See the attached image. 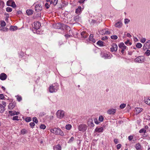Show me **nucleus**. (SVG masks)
Listing matches in <instances>:
<instances>
[{"instance_id":"f257e3e1","label":"nucleus","mask_w":150,"mask_h":150,"mask_svg":"<svg viewBox=\"0 0 150 150\" xmlns=\"http://www.w3.org/2000/svg\"><path fill=\"white\" fill-rule=\"evenodd\" d=\"M50 131L56 135L59 134L62 136L64 135V133L58 127H55L53 129H50Z\"/></svg>"},{"instance_id":"f03ea898","label":"nucleus","mask_w":150,"mask_h":150,"mask_svg":"<svg viewBox=\"0 0 150 150\" xmlns=\"http://www.w3.org/2000/svg\"><path fill=\"white\" fill-rule=\"evenodd\" d=\"M58 89V86L57 85H52L49 88V90L50 93H53L57 91Z\"/></svg>"},{"instance_id":"7ed1b4c3","label":"nucleus","mask_w":150,"mask_h":150,"mask_svg":"<svg viewBox=\"0 0 150 150\" xmlns=\"http://www.w3.org/2000/svg\"><path fill=\"white\" fill-rule=\"evenodd\" d=\"M64 112L62 110H58L56 113L57 117L61 119L64 116Z\"/></svg>"},{"instance_id":"20e7f679","label":"nucleus","mask_w":150,"mask_h":150,"mask_svg":"<svg viewBox=\"0 0 150 150\" xmlns=\"http://www.w3.org/2000/svg\"><path fill=\"white\" fill-rule=\"evenodd\" d=\"M87 128V126L85 124H81L79 125L78 127V129L79 131L82 132H84L86 131Z\"/></svg>"},{"instance_id":"39448f33","label":"nucleus","mask_w":150,"mask_h":150,"mask_svg":"<svg viewBox=\"0 0 150 150\" xmlns=\"http://www.w3.org/2000/svg\"><path fill=\"white\" fill-rule=\"evenodd\" d=\"M119 47L122 50L121 52L123 54L124 50L127 48V46L125 45L123 43L121 42L119 45Z\"/></svg>"},{"instance_id":"423d86ee","label":"nucleus","mask_w":150,"mask_h":150,"mask_svg":"<svg viewBox=\"0 0 150 150\" xmlns=\"http://www.w3.org/2000/svg\"><path fill=\"white\" fill-rule=\"evenodd\" d=\"M144 58L143 57L139 56L135 58L134 60L135 62L139 63H142L144 62Z\"/></svg>"},{"instance_id":"0eeeda50","label":"nucleus","mask_w":150,"mask_h":150,"mask_svg":"<svg viewBox=\"0 0 150 150\" xmlns=\"http://www.w3.org/2000/svg\"><path fill=\"white\" fill-rule=\"evenodd\" d=\"M118 47L115 44L113 43L111 45V47L110 48V51L112 52L116 51L117 50Z\"/></svg>"},{"instance_id":"6e6552de","label":"nucleus","mask_w":150,"mask_h":150,"mask_svg":"<svg viewBox=\"0 0 150 150\" xmlns=\"http://www.w3.org/2000/svg\"><path fill=\"white\" fill-rule=\"evenodd\" d=\"M41 25V23L37 21L36 22H35L34 23L33 28L36 30H38Z\"/></svg>"},{"instance_id":"1a4fd4ad","label":"nucleus","mask_w":150,"mask_h":150,"mask_svg":"<svg viewBox=\"0 0 150 150\" xmlns=\"http://www.w3.org/2000/svg\"><path fill=\"white\" fill-rule=\"evenodd\" d=\"M116 112V110L113 108L110 109L107 111V113L109 115H114Z\"/></svg>"},{"instance_id":"9d476101","label":"nucleus","mask_w":150,"mask_h":150,"mask_svg":"<svg viewBox=\"0 0 150 150\" xmlns=\"http://www.w3.org/2000/svg\"><path fill=\"white\" fill-rule=\"evenodd\" d=\"M42 9V7L40 4L37 5L35 7V10L36 12H39Z\"/></svg>"},{"instance_id":"9b49d317","label":"nucleus","mask_w":150,"mask_h":150,"mask_svg":"<svg viewBox=\"0 0 150 150\" xmlns=\"http://www.w3.org/2000/svg\"><path fill=\"white\" fill-rule=\"evenodd\" d=\"M103 130V128L101 127H97L95 129V132L98 133L102 132Z\"/></svg>"},{"instance_id":"f8f14e48","label":"nucleus","mask_w":150,"mask_h":150,"mask_svg":"<svg viewBox=\"0 0 150 150\" xmlns=\"http://www.w3.org/2000/svg\"><path fill=\"white\" fill-rule=\"evenodd\" d=\"M8 112L11 115H18L20 113L18 112H16L15 111H9Z\"/></svg>"},{"instance_id":"ddd939ff","label":"nucleus","mask_w":150,"mask_h":150,"mask_svg":"<svg viewBox=\"0 0 150 150\" xmlns=\"http://www.w3.org/2000/svg\"><path fill=\"white\" fill-rule=\"evenodd\" d=\"M7 78L6 75L4 73H2L0 75V79L2 80H5Z\"/></svg>"},{"instance_id":"4468645a","label":"nucleus","mask_w":150,"mask_h":150,"mask_svg":"<svg viewBox=\"0 0 150 150\" xmlns=\"http://www.w3.org/2000/svg\"><path fill=\"white\" fill-rule=\"evenodd\" d=\"M16 105V103H10L8 106V108L9 109L12 110L15 107Z\"/></svg>"},{"instance_id":"2eb2a0df","label":"nucleus","mask_w":150,"mask_h":150,"mask_svg":"<svg viewBox=\"0 0 150 150\" xmlns=\"http://www.w3.org/2000/svg\"><path fill=\"white\" fill-rule=\"evenodd\" d=\"M142 110V108H137L135 109L136 114H137L140 112Z\"/></svg>"},{"instance_id":"dca6fc26","label":"nucleus","mask_w":150,"mask_h":150,"mask_svg":"<svg viewBox=\"0 0 150 150\" xmlns=\"http://www.w3.org/2000/svg\"><path fill=\"white\" fill-rule=\"evenodd\" d=\"M81 36L84 38H86L88 36V34L86 32L83 31L81 33Z\"/></svg>"},{"instance_id":"f3484780","label":"nucleus","mask_w":150,"mask_h":150,"mask_svg":"<svg viewBox=\"0 0 150 150\" xmlns=\"http://www.w3.org/2000/svg\"><path fill=\"white\" fill-rule=\"evenodd\" d=\"M144 101L145 103L150 105V97L145 98Z\"/></svg>"},{"instance_id":"a211bd4d","label":"nucleus","mask_w":150,"mask_h":150,"mask_svg":"<svg viewBox=\"0 0 150 150\" xmlns=\"http://www.w3.org/2000/svg\"><path fill=\"white\" fill-rule=\"evenodd\" d=\"M122 23L121 22L119 21L115 23V26L116 27L120 28L122 26Z\"/></svg>"},{"instance_id":"6ab92c4d","label":"nucleus","mask_w":150,"mask_h":150,"mask_svg":"<svg viewBox=\"0 0 150 150\" xmlns=\"http://www.w3.org/2000/svg\"><path fill=\"white\" fill-rule=\"evenodd\" d=\"M53 148H54V150H61V146L59 144H58V145H56V146H54Z\"/></svg>"},{"instance_id":"aec40b11","label":"nucleus","mask_w":150,"mask_h":150,"mask_svg":"<svg viewBox=\"0 0 150 150\" xmlns=\"http://www.w3.org/2000/svg\"><path fill=\"white\" fill-rule=\"evenodd\" d=\"M93 34H91L89 36V40L90 41H91L94 43L96 42V40L93 38Z\"/></svg>"},{"instance_id":"412c9836","label":"nucleus","mask_w":150,"mask_h":150,"mask_svg":"<svg viewBox=\"0 0 150 150\" xmlns=\"http://www.w3.org/2000/svg\"><path fill=\"white\" fill-rule=\"evenodd\" d=\"M27 14L28 15H30L33 13V11L31 9L27 10L26 11Z\"/></svg>"},{"instance_id":"4be33fe9","label":"nucleus","mask_w":150,"mask_h":150,"mask_svg":"<svg viewBox=\"0 0 150 150\" xmlns=\"http://www.w3.org/2000/svg\"><path fill=\"white\" fill-rule=\"evenodd\" d=\"M81 11V8L80 6H79L76 9L75 12L76 13L78 14L80 13Z\"/></svg>"},{"instance_id":"5701e85b","label":"nucleus","mask_w":150,"mask_h":150,"mask_svg":"<svg viewBox=\"0 0 150 150\" xmlns=\"http://www.w3.org/2000/svg\"><path fill=\"white\" fill-rule=\"evenodd\" d=\"M9 29L11 30L15 31L17 29V27L16 26H11Z\"/></svg>"},{"instance_id":"b1692460","label":"nucleus","mask_w":150,"mask_h":150,"mask_svg":"<svg viewBox=\"0 0 150 150\" xmlns=\"http://www.w3.org/2000/svg\"><path fill=\"white\" fill-rule=\"evenodd\" d=\"M88 124L90 126H91V127H93L94 125L93 123V121L92 119H91L88 121Z\"/></svg>"},{"instance_id":"393cba45","label":"nucleus","mask_w":150,"mask_h":150,"mask_svg":"<svg viewBox=\"0 0 150 150\" xmlns=\"http://www.w3.org/2000/svg\"><path fill=\"white\" fill-rule=\"evenodd\" d=\"M147 47L148 49L150 48V40H148L146 43H145V45Z\"/></svg>"},{"instance_id":"a878e982","label":"nucleus","mask_w":150,"mask_h":150,"mask_svg":"<svg viewBox=\"0 0 150 150\" xmlns=\"http://www.w3.org/2000/svg\"><path fill=\"white\" fill-rule=\"evenodd\" d=\"M5 110V108L2 106V105L0 104V112H2Z\"/></svg>"},{"instance_id":"bb28decb","label":"nucleus","mask_w":150,"mask_h":150,"mask_svg":"<svg viewBox=\"0 0 150 150\" xmlns=\"http://www.w3.org/2000/svg\"><path fill=\"white\" fill-rule=\"evenodd\" d=\"M97 44L100 46H103V42L100 40L98 41L97 43Z\"/></svg>"},{"instance_id":"cd10ccee","label":"nucleus","mask_w":150,"mask_h":150,"mask_svg":"<svg viewBox=\"0 0 150 150\" xmlns=\"http://www.w3.org/2000/svg\"><path fill=\"white\" fill-rule=\"evenodd\" d=\"M13 1L12 0H9L6 3V5L8 6H11Z\"/></svg>"},{"instance_id":"c85d7f7f","label":"nucleus","mask_w":150,"mask_h":150,"mask_svg":"<svg viewBox=\"0 0 150 150\" xmlns=\"http://www.w3.org/2000/svg\"><path fill=\"white\" fill-rule=\"evenodd\" d=\"M110 55L106 53H104L103 56L102 57H104L105 59H106L108 58L109 57Z\"/></svg>"},{"instance_id":"c756f323","label":"nucleus","mask_w":150,"mask_h":150,"mask_svg":"<svg viewBox=\"0 0 150 150\" xmlns=\"http://www.w3.org/2000/svg\"><path fill=\"white\" fill-rule=\"evenodd\" d=\"M135 147L137 150H140L141 146L139 144H136Z\"/></svg>"},{"instance_id":"7c9ffc66","label":"nucleus","mask_w":150,"mask_h":150,"mask_svg":"<svg viewBox=\"0 0 150 150\" xmlns=\"http://www.w3.org/2000/svg\"><path fill=\"white\" fill-rule=\"evenodd\" d=\"M28 132V131L27 130L24 129L21 130V133L23 134H24Z\"/></svg>"},{"instance_id":"2f4dec72","label":"nucleus","mask_w":150,"mask_h":150,"mask_svg":"<svg viewBox=\"0 0 150 150\" xmlns=\"http://www.w3.org/2000/svg\"><path fill=\"white\" fill-rule=\"evenodd\" d=\"M71 127V125L70 124H68L66 125V129L67 130H69Z\"/></svg>"},{"instance_id":"473e14b6","label":"nucleus","mask_w":150,"mask_h":150,"mask_svg":"<svg viewBox=\"0 0 150 150\" xmlns=\"http://www.w3.org/2000/svg\"><path fill=\"white\" fill-rule=\"evenodd\" d=\"M142 46V45L140 43H137L136 45V47L138 48H140Z\"/></svg>"},{"instance_id":"72a5a7b5","label":"nucleus","mask_w":150,"mask_h":150,"mask_svg":"<svg viewBox=\"0 0 150 150\" xmlns=\"http://www.w3.org/2000/svg\"><path fill=\"white\" fill-rule=\"evenodd\" d=\"M145 54L147 56H149L150 55V50H147L145 53Z\"/></svg>"},{"instance_id":"f704fd0d","label":"nucleus","mask_w":150,"mask_h":150,"mask_svg":"<svg viewBox=\"0 0 150 150\" xmlns=\"http://www.w3.org/2000/svg\"><path fill=\"white\" fill-rule=\"evenodd\" d=\"M33 121L36 123H37L38 122L37 118L36 117H34L33 118Z\"/></svg>"},{"instance_id":"c9c22d12","label":"nucleus","mask_w":150,"mask_h":150,"mask_svg":"<svg viewBox=\"0 0 150 150\" xmlns=\"http://www.w3.org/2000/svg\"><path fill=\"white\" fill-rule=\"evenodd\" d=\"M6 25V23L4 21H1V25L2 27L5 26Z\"/></svg>"},{"instance_id":"e433bc0d","label":"nucleus","mask_w":150,"mask_h":150,"mask_svg":"<svg viewBox=\"0 0 150 150\" xmlns=\"http://www.w3.org/2000/svg\"><path fill=\"white\" fill-rule=\"evenodd\" d=\"M79 17L78 16H76L74 18V20L76 22L79 21Z\"/></svg>"},{"instance_id":"4c0bfd02","label":"nucleus","mask_w":150,"mask_h":150,"mask_svg":"<svg viewBox=\"0 0 150 150\" xmlns=\"http://www.w3.org/2000/svg\"><path fill=\"white\" fill-rule=\"evenodd\" d=\"M12 8L10 7H8L6 8V11L7 12H11L12 11Z\"/></svg>"},{"instance_id":"58836bf2","label":"nucleus","mask_w":150,"mask_h":150,"mask_svg":"<svg viewBox=\"0 0 150 150\" xmlns=\"http://www.w3.org/2000/svg\"><path fill=\"white\" fill-rule=\"evenodd\" d=\"M32 119L30 117H27L25 119V121L28 122L30 121Z\"/></svg>"},{"instance_id":"ea45409f","label":"nucleus","mask_w":150,"mask_h":150,"mask_svg":"<svg viewBox=\"0 0 150 150\" xmlns=\"http://www.w3.org/2000/svg\"><path fill=\"white\" fill-rule=\"evenodd\" d=\"M62 26H63L65 28H66V29H70V27L68 26L67 25H64V24H62Z\"/></svg>"},{"instance_id":"a19ab883","label":"nucleus","mask_w":150,"mask_h":150,"mask_svg":"<svg viewBox=\"0 0 150 150\" xmlns=\"http://www.w3.org/2000/svg\"><path fill=\"white\" fill-rule=\"evenodd\" d=\"M126 105L125 104L123 103L121 104L120 105V108L121 109L124 108L126 107Z\"/></svg>"},{"instance_id":"79ce46f5","label":"nucleus","mask_w":150,"mask_h":150,"mask_svg":"<svg viewBox=\"0 0 150 150\" xmlns=\"http://www.w3.org/2000/svg\"><path fill=\"white\" fill-rule=\"evenodd\" d=\"M146 130L144 129L143 128L141 129L139 131V133H145L146 132Z\"/></svg>"},{"instance_id":"37998d69","label":"nucleus","mask_w":150,"mask_h":150,"mask_svg":"<svg viewBox=\"0 0 150 150\" xmlns=\"http://www.w3.org/2000/svg\"><path fill=\"white\" fill-rule=\"evenodd\" d=\"M111 38L112 39L116 40L117 38V37L116 35H112L111 36Z\"/></svg>"},{"instance_id":"c03bdc74","label":"nucleus","mask_w":150,"mask_h":150,"mask_svg":"<svg viewBox=\"0 0 150 150\" xmlns=\"http://www.w3.org/2000/svg\"><path fill=\"white\" fill-rule=\"evenodd\" d=\"M40 127L41 129H45L46 126L44 125L41 124L40 126Z\"/></svg>"},{"instance_id":"a18cd8bd","label":"nucleus","mask_w":150,"mask_h":150,"mask_svg":"<svg viewBox=\"0 0 150 150\" xmlns=\"http://www.w3.org/2000/svg\"><path fill=\"white\" fill-rule=\"evenodd\" d=\"M130 20L127 18H126L125 19V23L126 24H127L130 22Z\"/></svg>"},{"instance_id":"49530a36","label":"nucleus","mask_w":150,"mask_h":150,"mask_svg":"<svg viewBox=\"0 0 150 150\" xmlns=\"http://www.w3.org/2000/svg\"><path fill=\"white\" fill-rule=\"evenodd\" d=\"M18 118V116H15L13 117L12 120H19Z\"/></svg>"},{"instance_id":"de8ad7c7","label":"nucleus","mask_w":150,"mask_h":150,"mask_svg":"<svg viewBox=\"0 0 150 150\" xmlns=\"http://www.w3.org/2000/svg\"><path fill=\"white\" fill-rule=\"evenodd\" d=\"M74 140V138L73 137H71V138L69 139L68 142L69 143H70L72 142Z\"/></svg>"},{"instance_id":"09e8293b","label":"nucleus","mask_w":150,"mask_h":150,"mask_svg":"<svg viewBox=\"0 0 150 150\" xmlns=\"http://www.w3.org/2000/svg\"><path fill=\"white\" fill-rule=\"evenodd\" d=\"M11 6H12L13 8H15L16 6V5L14 1H13L12 4L11 5Z\"/></svg>"},{"instance_id":"8fccbe9b","label":"nucleus","mask_w":150,"mask_h":150,"mask_svg":"<svg viewBox=\"0 0 150 150\" xmlns=\"http://www.w3.org/2000/svg\"><path fill=\"white\" fill-rule=\"evenodd\" d=\"M8 29L7 28H2V27H0V30L5 31V30H6V31H7Z\"/></svg>"},{"instance_id":"3c124183","label":"nucleus","mask_w":150,"mask_h":150,"mask_svg":"<svg viewBox=\"0 0 150 150\" xmlns=\"http://www.w3.org/2000/svg\"><path fill=\"white\" fill-rule=\"evenodd\" d=\"M102 33V35H105V34H110V32L108 31V30H107L105 29V33Z\"/></svg>"},{"instance_id":"603ef678","label":"nucleus","mask_w":150,"mask_h":150,"mask_svg":"<svg viewBox=\"0 0 150 150\" xmlns=\"http://www.w3.org/2000/svg\"><path fill=\"white\" fill-rule=\"evenodd\" d=\"M103 120V117L102 116H100L99 117V120L100 122H102Z\"/></svg>"},{"instance_id":"864d4df0","label":"nucleus","mask_w":150,"mask_h":150,"mask_svg":"<svg viewBox=\"0 0 150 150\" xmlns=\"http://www.w3.org/2000/svg\"><path fill=\"white\" fill-rule=\"evenodd\" d=\"M52 1L53 2V4L55 5L57 4L58 0H52Z\"/></svg>"},{"instance_id":"5fc2aeb1","label":"nucleus","mask_w":150,"mask_h":150,"mask_svg":"<svg viewBox=\"0 0 150 150\" xmlns=\"http://www.w3.org/2000/svg\"><path fill=\"white\" fill-rule=\"evenodd\" d=\"M17 100L18 101H20L22 100V98L20 96H18L17 98Z\"/></svg>"},{"instance_id":"6e6d98bb","label":"nucleus","mask_w":150,"mask_h":150,"mask_svg":"<svg viewBox=\"0 0 150 150\" xmlns=\"http://www.w3.org/2000/svg\"><path fill=\"white\" fill-rule=\"evenodd\" d=\"M129 40H127V41L125 42V44H126V45H127L129 43V45H132V43L131 42H129Z\"/></svg>"},{"instance_id":"4d7b16f0","label":"nucleus","mask_w":150,"mask_h":150,"mask_svg":"<svg viewBox=\"0 0 150 150\" xmlns=\"http://www.w3.org/2000/svg\"><path fill=\"white\" fill-rule=\"evenodd\" d=\"M146 38H143L140 41H141V42L143 43H144L146 41Z\"/></svg>"},{"instance_id":"13d9d810","label":"nucleus","mask_w":150,"mask_h":150,"mask_svg":"<svg viewBox=\"0 0 150 150\" xmlns=\"http://www.w3.org/2000/svg\"><path fill=\"white\" fill-rule=\"evenodd\" d=\"M45 6L47 9H48L50 7V5L47 3H45Z\"/></svg>"},{"instance_id":"bf43d9fd","label":"nucleus","mask_w":150,"mask_h":150,"mask_svg":"<svg viewBox=\"0 0 150 150\" xmlns=\"http://www.w3.org/2000/svg\"><path fill=\"white\" fill-rule=\"evenodd\" d=\"M30 125L31 127H33L35 126V124L34 122H31L30 123Z\"/></svg>"},{"instance_id":"052dcab7","label":"nucleus","mask_w":150,"mask_h":150,"mask_svg":"<svg viewBox=\"0 0 150 150\" xmlns=\"http://www.w3.org/2000/svg\"><path fill=\"white\" fill-rule=\"evenodd\" d=\"M121 145L120 144H119L117 145V149H119L121 148Z\"/></svg>"},{"instance_id":"680f3d73","label":"nucleus","mask_w":150,"mask_h":150,"mask_svg":"<svg viewBox=\"0 0 150 150\" xmlns=\"http://www.w3.org/2000/svg\"><path fill=\"white\" fill-rule=\"evenodd\" d=\"M2 104L3 105L2 106L4 107V108H5L6 105V103L5 102L2 101Z\"/></svg>"},{"instance_id":"e2e57ef3","label":"nucleus","mask_w":150,"mask_h":150,"mask_svg":"<svg viewBox=\"0 0 150 150\" xmlns=\"http://www.w3.org/2000/svg\"><path fill=\"white\" fill-rule=\"evenodd\" d=\"M4 98V96L3 94H0V99H3Z\"/></svg>"},{"instance_id":"0e129e2a","label":"nucleus","mask_w":150,"mask_h":150,"mask_svg":"<svg viewBox=\"0 0 150 150\" xmlns=\"http://www.w3.org/2000/svg\"><path fill=\"white\" fill-rule=\"evenodd\" d=\"M128 139L129 141H131L133 138V137L132 136H130L128 137Z\"/></svg>"},{"instance_id":"69168bd1","label":"nucleus","mask_w":150,"mask_h":150,"mask_svg":"<svg viewBox=\"0 0 150 150\" xmlns=\"http://www.w3.org/2000/svg\"><path fill=\"white\" fill-rule=\"evenodd\" d=\"M147 49H148L147 48V46H146L145 45V44H144L143 46V49L144 50H145Z\"/></svg>"},{"instance_id":"338daca9","label":"nucleus","mask_w":150,"mask_h":150,"mask_svg":"<svg viewBox=\"0 0 150 150\" xmlns=\"http://www.w3.org/2000/svg\"><path fill=\"white\" fill-rule=\"evenodd\" d=\"M108 39L107 37V36H105L104 37H103L102 38V40H107Z\"/></svg>"},{"instance_id":"774afa93","label":"nucleus","mask_w":150,"mask_h":150,"mask_svg":"<svg viewBox=\"0 0 150 150\" xmlns=\"http://www.w3.org/2000/svg\"><path fill=\"white\" fill-rule=\"evenodd\" d=\"M94 122H95L97 124H98L99 123V122L98 121V120L97 119H95Z\"/></svg>"}]
</instances>
